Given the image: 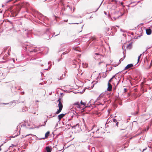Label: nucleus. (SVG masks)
I'll return each instance as SVG.
<instances>
[{
  "label": "nucleus",
  "instance_id": "f257e3e1",
  "mask_svg": "<svg viewBox=\"0 0 152 152\" xmlns=\"http://www.w3.org/2000/svg\"><path fill=\"white\" fill-rule=\"evenodd\" d=\"M23 49L26 50H28L31 52H36L37 50L34 48L33 45L30 43L26 42L23 45Z\"/></svg>",
  "mask_w": 152,
  "mask_h": 152
},
{
  "label": "nucleus",
  "instance_id": "f03ea898",
  "mask_svg": "<svg viewBox=\"0 0 152 152\" xmlns=\"http://www.w3.org/2000/svg\"><path fill=\"white\" fill-rule=\"evenodd\" d=\"M50 34L49 30L48 29H47L43 35L44 38L45 39H48L54 36L55 33H54L52 36L50 35Z\"/></svg>",
  "mask_w": 152,
  "mask_h": 152
},
{
  "label": "nucleus",
  "instance_id": "7ed1b4c3",
  "mask_svg": "<svg viewBox=\"0 0 152 152\" xmlns=\"http://www.w3.org/2000/svg\"><path fill=\"white\" fill-rule=\"evenodd\" d=\"M88 132L90 131H92V132L91 134V135L92 136H94V135H93L94 134V133L96 131H97V130H99V129H98L95 125H93L91 128V129H88Z\"/></svg>",
  "mask_w": 152,
  "mask_h": 152
},
{
  "label": "nucleus",
  "instance_id": "20e7f679",
  "mask_svg": "<svg viewBox=\"0 0 152 152\" xmlns=\"http://www.w3.org/2000/svg\"><path fill=\"white\" fill-rule=\"evenodd\" d=\"M94 57L96 60H99L102 57V55L100 54L99 53H96L93 55Z\"/></svg>",
  "mask_w": 152,
  "mask_h": 152
},
{
  "label": "nucleus",
  "instance_id": "39448f33",
  "mask_svg": "<svg viewBox=\"0 0 152 152\" xmlns=\"http://www.w3.org/2000/svg\"><path fill=\"white\" fill-rule=\"evenodd\" d=\"M59 107L57 111L56 112V114H59L62 110L63 106H60V105H59V106H58Z\"/></svg>",
  "mask_w": 152,
  "mask_h": 152
},
{
  "label": "nucleus",
  "instance_id": "423d86ee",
  "mask_svg": "<svg viewBox=\"0 0 152 152\" xmlns=\"http://www.w3.org/2000/svg\"><path fill=\"white\" fill-rule=\"evenodd\" d=\"M66 114V113H61L58 116V118L59 120V121H60L61 119Z\"/></svg>",
  "mask_w": 152,
  "mask_h": 152
},
{
  "label": "nucleus",
  "instance_id": "0eeeda50",
  "mask_svg": "<svg viewBox=\"0 0 152 152\" xmlns=\"http://www.w3.org/2000/svg\"><path fill=\"white\" fill-rule=\"evenodd\" d=\"M36 15L39 20H40V18L43 17V15L41 13L38 12H36Z\"/></svg>",
  "mask_w": 152,
  "mask_h": 152
},
{
  "label": "nucleus",
  "instance_id": "6e6552de",
  "mask_svg": "<svg viewBox=\"0 0 152 152\" xmlns=\"http://www.w3.org/2000/svg\"><path fill=\"white\" fill-rule=\"evenodd\" d=\"M133 66V64H128L124 68V70L128 69Z\"/></svg>",
  "mask_w": 152,
  "mask_h": 152
},
{
  "label": "nucleus",
  "instance_id": "1a4fd4ad",
  "mask_svg": "<svg viewBox=\"0 0 152 152\" xmlns=\"http://www.w3.org/2000/svg\"><path fill=\"white\" fill-rule=\"evenodd\" d=\"M146 33L147 35H150L151 34L152 31L151 28L146 29Z\"/></svg>",
  "mask_w": 152,
  "mask_h": 152
},
{
  "label": "nucleus",
  "instance_id": "9d476101",
  "mask_svg": "<svg viewBox=\"0 0 152 152\" xmlns=\"http://www.w3.org/2000/svg\"><path fill=\"white\" fill-rule=\"evenodd\" d=\"M108 88H107V90L108 91H110L112 90V85L110 83L108 82Z\"/></svg>",
  "mask_w": 152,
  "mask_h": 152
},
{
  "label": "nucleus",
  "instance_id": "9b49d317",
  "mask_svg": "<svg viewBox=\"0 0 152 152\" xmlns=\"http://www.w3.org/2000/svg\"><path fill=\"white\" fill-rule=\"evenodd\" d=\"M31 135L32 136H34L35 137H36V139L37 140H42V139H41V138H39L36 136L35 135H34V134H27L26 135H25V136H23V138L24 137H26L28 136H29V135Z\"/></svg>",
  "mask_w": 152,
  "mask_h": 152
},
{
  "label": "nucleus",
  "instance_id": "f8f14e48",
  "mask_svg": "<svg viewBox=\"0 0 152 152\" xmlns=\"http://www.w3.org/2000/svg\"><path fill=\"white\" fill-rule=\"evenodd\" d=\"M99 130H97V131H96V132H94V137H96V138L99 137L97 136V134H99Z\"/></svg>",
  "mask_w": 152,
  "mask_h": 152
},
{
  "label": "nucleus",
  "instance_id": "ddd939ff",
  "mask_svg": "<svg viewBox=\"0 0 152 152\" xmlns=\"http://www.w3.org/2000/svg\"><path fill=\"white\" fill-rule=\"evenodd\" d=\"M50 133V132L49 131H48L45 134V137H43L42 138H41V139H45V138H47Z\"/></svg>",
  "mask_w": 152,
  "mask_h": 152
},
{
  "label": "nucleus",
  "instance_id": "4468645a",
  "mask_svg": "<svg viewBox=\"0 0 152 152\" xmlns=\"http://www.w3.org/2000/svg\"><path fill=\"white\" fill-rule=\"evenodd\" d=\"M46 150L47 152H51L52 149L50 147L48 146L46 147Z\"/></svg>",
  "mask_w": 152,
  "mask_h": 152
},
{
  "label": "nucleus",
  "instance_id": "2eb2a0df",
  "mask_svg": "<svg viewBox=\"0 0 152 152\" xmlns=\"http://www.w3.org/2000/svg\"><path fill=\"white\" fill-rule=\"evenodd\" d=\"M61 98H59L57 101V102L59 103L58 105V106H59V105H60V106H63L62 104V103L61 102Z\"/></svg>",
  "mask_w": 152,
  "mask_h": 152
},
{
  "label": "nucleus",
  "instance_id": "dca6fc26",
  "mask_svg": "<svg viewBox=\"0 0 152 152\" xmlns=\"http://www.w3.org/2000/svg\"><path fill=\"white\" fill-rule=\"evenodd\" d=\"M91 100L88 102V104H87V106L85 107V108H87V107H90L91 106Z\"/></svg>",
  "mask_w": 152,
  "mask_h": 152
},
{
  "label": "nucleus",
  "instance_id": "f3484780",
  "mask_svg": "<svg viewBox=\"0 0 152 152\" xmlns=\"http://www.w3.org/2000/svg\"><path fill=\"white\" fill-rule=\"evenodd\" d=\"M74 105H77V108H81L79 102H75L74 104Z\"/></svg>",
  "mask_w": 152,
  "mask_h": 152
},
{
  "label": "nucleus",
  "instance_id": "a211bd4d",
  "mask_svg": "<svg viewBox=\"0 0 152 152\" xmlns=\"http://www.w3.org/2000/svg\"><path fill=\"white\" fill-rule=\"evenodd\" d=\"M132 47V42L129 43L126 47L127 48L129 49H130Z\"/></svg>",
  "mask_w": 152,
  "mask_h": 152
},
{
  "label": "nucleus",
  "instance_id": "6ab92c4d",
  "mask_svg": "<svg viewBox=\"0 0 152 152\" xmlns=\"http://www.w3.org/2000/svg\"><path fill=\"white\" fill-rule=\"evenodd\" d=\"M123 55H124V57L123 58H121L120 60H119V61L120 62H121L122 61H123L124 59L126 57V55L125 54V52L124 51L123 52Z\"/></svg>",
  "mask_w": 152,
  "mask_h": 152
},
{
  "label": "nucleus",
  "instance_id": "aec40b11",
  "mask_svg": "<svg viewBox=\"0 0 152 152\" xmlns=\"http://www.w3.org/2000/svg\"><path fill=\"white\" fill-rule=\"evenodd\" d=\"M79 125L78 124H77L76 125H75L72 127V129H75L77 127L78 128L79 127Z\"/></svg>",
  "mask_w": 152,
  "mask_h": 152
},
{
  "label": "nucleus",
  "instance_id": "412c9836",
  "mask_svg": "<svg viewBox=\"0 0 152 152\" xmlns=\"http://www.w3.org/2000/svg\"><path fill=\"white\" fill-rule=\"evenodd\" d=\"M20 134V132H19V134H16L14 136H13V135L11 136L10 137L12 138H14V137H17V136L18 135H19Z\"/></svg>",
  "mask_w": 152,
  "mask_h": 152
},
{
  "label": "nucleus",
  "instance_id": "4be33fe9",
  "mask_svg": "<svg viewBox=\"0 0 152 152\" xmlns=\"http://www.w3.org/2000/svg\"><path fill=\"white\" fill-rule=\"evenodd\" d=\"M115 75L113 76L112 77V78L109 80L108 82L110 83L111 82L112 79L115 77Z\"/></svg>",
  "mask_w": 152,
  "mask_h": 152
},
{
  "label": "nucleus",
  "instance_id": "5701e85b",
  "mask_svg": "<svg viewBox=\"0 0 152 152\" xmlns=\"http://www.w3.org/2000/svg\"><path fill=\"white\" fill-rule=\"evenodd\" d=\"M107 72V71H106V72H104L103 73V77H105L107 75V74H106V72Z\"/></svg>",
  "mask_w": 152,
  "mask_h": 152
},
{
  "label": "nucleus",
  "instance_id": "b1692460",
  "mask_svg": "<svg viewBox=\"0 0 152 152\" xmlns=\"http://www.w3.org/2000/svg\"><path fill=\"white\" fill-rule=\"evenodd\" d=\"M102 95L101 94L98 97L97 99L98 100H99L101 99V98H102Z\"/></svg>",
  "mask_w": 152,
  "mask_h": 152
},
{
  "label": "nucleus",
  "instance_id": "393cba45",
  "mask_svg": "<svg viewBox=\"0 0 152 152\" xmlns=\"http://www.w3.org/2000/svg\"><path fill=\"white\" fill-rule=\"evenodd\" d=\"M7 50V49H5L3 50V51L2 52L1 54L2 55H4V53H5V52H6V51Z\"/></svg>",
  "mask_w": 152,
  "mask_h": 152
},
{
  "label": "nucleus",
  "instance_id": "a878e982",
  "mask_svg": "<svg viewBox=\"0 0 152 152\" xmlns=\"http://www.w3.org/2000/svg\"><path fill=\"white\" fill-rule=\"evenodd\" d=\"M115 26L119 28V26ZM116 28L115 26H113L111 27V30H112L114 28L115 29Z\"/></svg>",
  "mask_w": 152,
  "mask_h": 152
},
{
  "label": "nucleus",
  "instance_id": "bb28decb",
  "mask_svg": "<svg viewBox=\"0 0 152 152\" xmlns=\"http://www.w3.org/2000/svg\"><path fill=\"white\" fill-rule=\"evenodd\" d=\"M69 52V51H66V52H64L61 55V57L62 56V55H64L65 54L68 53Z\"/></svg>",
  "mask_w": 152,
  "mask_h": 152
},
{
  "label": "nucleus",
  "instance_id": "cd10ccee",
  "mask_svg": "<svg viewBox=\"0 0 152 152\" xmlns=\"http://www.w3.org/2000/svg\"><path fill=\"white\" fill-rule=\"evenodd\" d=\"M76 61H73V65H75V66L74 67V68H75L76 66Z\"/></svg>",
  "mask_w": 152,
  "mask_h": 152
},
{
  "label": "nucleus",
  "instance_id": "c85d7f7f",
  "mask_svg": "<svg viewBox=\"0 0 152 152\" xmlns=\"http://www.w3.org/2000/svg\"><path fill=\"white\" fill-rule=\"evenodd\" d=\"M27 30H26L25 31H24V32L25 33V34H26L27 35V37H28V33L27 32Z\"/></svg>",
  "mask_w": 152,
  "mask_h": 152
},
{
  "label": "nucleus",
  "instance_id": "c756f323",
  "mask_svg": "<svg viewBox=\"0 0 152 152\" xmlns=\"http://www.w3.org/2000/svg\"><path fill=\"white\" fill-rule=\"evenodd\" d=\"M47 121V120H46L44 122V124L43 125H42V126H45L46 125V123Z\"/></svg>",
  "mask_w": 152,
  "mask_h": 152
},
{
  "label": "nucleus",
  "instance_id": "7c9ffc66",
  "mask_svg": "<svg viewBox=\"0 0 152 152\" xmlns=\"http://www.w3.org/2000/svg\"><path fill=\"white\" fill-rule=\"evenodd\" d=\"M124 14V13H123L122 14H121L120 15H119L117 17H116V19H118L119 17L122 16Z\"/></svg>",
  "mask_w": 152,
  "mask_h": 152
},
{
  "label": "nucleus",
  "instance_id": "2f4dec72",
  "mask_svg": "<svg viewBox=\"0 0 152 152\" xmlns=\"http://www.w3.org/2000/svg\"><path fill=\"white\" fill-rule=\"evenodd\" d=\"M80 104L82 105H83L84 106L86 105V103H85L83 102L82 101L80 102Z\"/></svg>",
  "mask_w": 152,
  "mask_h": 152
},
{
  "label": "nucleus",
  "instance_id": "473e14b6",
  "mask_svg": "<svg viewBox=\"0 0 152 152\" xmlns=\"http://www.w3.org/2000/svg\"><path fill=\"white\" fill-rule=\"evenodd\" d=\"M83 22V20H82L81 21H80L79 23H69V24H78L79 23H81Z\"/></svg>",
  "mask_w": 152,
  "mask_h": 152
},
{
  "label": "nucleus",
  "instance_id": "72a5a7b5",
  "mask_svg": "<svg viewBox=\"0 0 152 152\" xmlns=\"http://www.w3.org/2000/svg\"><path fill=\"white\" fill-rule=\"evenodd\" d=\"M137 110H138V111H137L135 112V115H136L137 114H138V113L139 107H137Z\"/></svg>",
  "mask_w": 152,
  "mask_h": 152
},
{
  "label": "nucleus",
  "instance_id": "f704fd0d",
  "mask_svg": "<svg viewBox=\"0 0 152 152\" xmlns=\"http://www.w3.org/2000/svg\"><path fill=\"white\" fill-rule=\"evenodd\" d=\"M113 121L115 123L117 122V121L116 119L113 118Z\"/></svg>",
  "mask_w": 152,
  "mask_h": 152
},
{
  "label": "nucleus",
  "instance_id": "c9c22d12",
  "mask_svg": "<svg viewBox=\"0 0 152 152\" xmlns=\"http://www.w3.org/2000/svg\"><path fill=\"white\" fill-rule=\"evenodd\" d=\"M7 54H6L5 55L6 56H7L10 55V52L9 51L7 52Z\"/></svg>",
  "mask_w": 152,
  "mask_h": 152
},
{
  "label": "nucleus",
  "instance_id": "e433bc0d",
  "mask_svg": "<svg viewBox=\"0 0 152 152\" xmlns=\"http://www.w3.org/2000/svg\"><path fill=\"white\" fill-rule=\"evenodd\" d=\"M135 112H132L131 113V114L134 115H135Z\"/></svg>",
  "mask_w": 152,
  "mask_h": 152
},
{
  "label": "nucleus",
  "instance_id": "4c0bfd02",
  "mask_svg": "<svg viewBox=\"0 0 152 152\" xmlns=\"http://www.w3.org/2000/svg\"><path fill=\"white\" fill-rule=\"evenodd\" d=\"M66 6H67V7H69V9H70V10H72V7H70L69 5H67Z\"/></svg>",
  "mask_w": 152,
  "mask_h": 152
},
{
  "label": "nucleus",
  "instance_id": "58836bf2",
  "mask_svg": "<svg viewBox=\"0 0 152 152\" xmlns=\"http://www.w3.org/2000/svg\"><path fill=\"white\" fill-rule=\"evenodd\" d=\"M142 55V54H140V55L138 56V60H140V57Z\"/></svg>",
  "mask_w": 152,
  "mask_h": 152
},
{
  "label": "nucleus",
  "instance_id": "ea45409f",
  "mask_svg": "<svg viewBox=\"0 0 152 152\" xmlns=\"http://www.w3.org/2000/svg\"><path fill=\"white\" fill-rule=\"evenodd\" d=\"M127 91V90L126 88H124V92H126Z\"/></svg>",
  "mask_w": 152,
  "mask_h": 152
},
{
  "label": "nucleus",
  "instance_id": "a19ab883",
  "mask_svg": "<svg viewBox=\"0 0 152 152\" xmlns=\"http://www.w3.org/2000/svg\"><path fill=\"white\" fill-rule=\"evenodd\" d=\"M65 10V8L64 7H63L62 8V10L63 11H64Z\"/></svg>",
  "mask_w": 152,
  "mask_h": 152
},
{
  "label": "nucleus",
  "instance_id": "79ce46f5",
  "mask_svg": "<svg viewBox=\"0 0 152 152\" xmlns=\"http://www.w3.org/2000/svg\"><path fill=\"white\" fill-rule=\"evenodd\" d=\"M120 31H122V32H126V31H125L123 30L122 29H121Z\"/></svg>",
  "mask_w": 152,
  "mask_h": 152
},
{
  "label": "nucleus",
  "instance_id": "37998d69",
  "mask_svg": "<svg viewBox=\"0 0 152 152\" xmlns=\"http://www.w3.org/2000/svg\"><path fill=\"white\" fill-rule=\"evenodd\" d=\"M16 103V101H15V100H13V101L12 102V103H10L9 104H11V103Z\"/></svg>",
  "mask_w": 152,
  "mask_h": 152
},
{
  "label": "nucleus",
  "instance_id": "c03bdc74",
  "mask_svg": "<svg viewBox=\"0 0 152 152\" xmlns=\"http://www.w3.org/2000/svg\"><path fill=\"white\" fill-rule=\"evenodd\" d=\"M118 123H119L118 122H117L115 126H118Z\"/></svg>",
  "mask_w": 152,
  "mask_h": 152
},
{
  "label": "nucleus",
  "instance_id": "a18cd8bd",
  "mask_svg": "<svg viewBox=\"0 0 152 152\" xmlns=\"http://www.w3.org/2000/svg\"><path fill=\"white\" fill-rule=\"evenodd\" d=\"M113 19L114 20H115L116 19V17H113Z\"/></svg>",
  "mask_w": 152,
  "mask_h": 152
},
{
  "label": "nucleus",
  "instance_id": "49530a36",
  "mask_svg": "<svg viewBox=\"0 0 152 152\" xmlns=\"http://www.w3.org/2000/svg\"><path fill=\"white\" fill-rule=\"evenodd\" d=\"M20 127V126L18 125L17 127V129H18V128H19Z\"/></svg>",
  "mask_w": 152,
  "mask_h": 152
},
{
  "label": "nucleus",
  "instance_id": "de8ad7c7",
  "mask_svg": "<svg viewBox=\"0 0 152 152\" xmlns=\"http://www.w3.org/2000/svg\"><path fill=\"white\" fill-rule=\"evenodd\" d=\"M147 149V148H144L143 149V151H142V152H143L145 150Z\"/></svg>",
  "mask_w": 152,
  "mask_h": 152
},
{
  "label": "nucleus",
  "instance_id": "09e8293b",
  "mask_svg": "<svg viewBox=\"0 0 152 152\" xmlns=\"http://www.w3.org/2000/svg\"><path fill=\"white\" fill-rule=\"evenodd\" d=\"M126 127H125L123 129H121L120 130H125L126 129Z\"/></svg>",
  "mask_w": 152,
  "mask_h": 152
},
{
  "label": "nucleus",
  "instance_id": "8fccbe9b",
  "mask_svg": "<svg viewBox=\"0 0 152 152\" xmlns=\"http://www.w3.org/2000/svg\"><path fill=\"white\" fill-rule=\"evenodd\" d=\"M152 65V61L151 62V64H150V67H151Z\"/></svg>",
  "mask_w": 152,
  "mask_h": 152
},
{
  "label": "nucleus",
  "instance_id": "3c124183",
  "mask_svg": "<svg viewBox=\"0 0 152 152\" xmlns=\"http://www.w3.org/2000/svg\"><path fill=\"white\" fill-rule=\"evenodd\" d=\"M119 104L121 105H122V103L121 102H120L119 103Z\"/></svg>",
  "mask_w": 152,
  "mask_h": 152
},
{
  "label": "nucleus",
  "instance_id": "603ef678",
  "mask_svg": "<svg viewBox=\"0 0 152 152\" xmlns=\"http://www.w3.org/2000/svg\"><path fill=\"white\" fill-rule=\"evenodd\" d=\"M28 5L29 4L28 3H26V6H28Z\"/></svg>",
  "mask_w": 152,
  "mask_h": 152
},
{
  "label": "nucleus",
  "instance_id": "864d4df0",
  "mask_svg": "<svg viewBox=\"0 0 152 152\" xmlns=\"http://www.w3.org/2000/svg\"><path fill=\"white\" fill-rule=\"evenodd\" d=\"M149 129V127H147V130H148Z\"/></svg>",
  "mask_w": 152,
  "mask_h": 152
},
{
  "label": "nucleus",
  "instance_id": "5fc2aeb1",
  "mask_svg": "<svg viewBox=\"0 0 152 152\" xmlns=\"http://www.w3.org/2000/svg\"><path fill=\"white\" fill-rule=\"evenodd\" d=\"M64 21L67 22L68 21V20H64Z\"/></svg>",
  "mask_w": 152,
  "mask_h": 152
},
{
  "label": "nucleus",
  "instance_id": "6e6d98bb",
  "mask_svg": "<svg viewBox=\"0 0 152 152\" xmlns=\"http://www.w3.org/2000/svg\"><path fill=\"white\" fill-rule=\"evenodd\" d=\"M121 5H123V2H121Z\"/></svg>",
  "mask_w": 152,
  "mask_h": 152
},
{
  "label": "nucleus",
  "instance_id": "4d7b16f0",
  "mask_svg": "<svg viewBox=\"0 0 152 152\" xmlns=\"http://www.w3.org/2000/svg\"><path fill=\"white\" fill-rule=\"evenodd\" d=\"M3 104H4V105H5L6 104H6V103H3Z\"/></svg>",
  "mask_w": 152,
  "mask_h": 152
},
{
  "label": "nucleus",
  "instance_id": "13d9d810",
  "mask_svg": "<svg viewBox=\"0 0 152 152\" xmlns=\"http://www.w3.org/2000/svg\"><path fill=\"white\" fill-rule=\"evenodd\" d=\"M12 1V0H9V1H8L7 2H7H10V1Z\"/></svg>",
  "mask_w": 152,
  "mask_h": 152
},
{
  "label": "nucleus",
  "instance_id": "bf43d9fd",
  "mask_svg": "<svg viewBox=\"0 0 152 152\" xmlns=\"http://www.w3.org/2000/svg\"><path fill=\"white\" fill-rule=\"evenodd\" d=\"M23 126H26V124H23Z\"/></svg>",
  "mask_w": 152,
  "mask_h": 152
},
{
  "label": "nucleus",
  "instance_id": "052dcab7",
  "mask_svg": "<svg viewBox=\"0 0 152 152\" xmlns=\"http://www.w3.org/2000/svg\"><path fill=\"white\" fill-rule=\"evenodd\" d=\"M36 102H39V101L38 100H36Z\"/></svg>",
  "mask_w": 152,
  "mask_h": 152
},
{
  "label": "nucleus",
  "instance_id": "680f3d73",
  "mask_svg": "<svg viewBox=\"0 0 152 152\" xmlns=\"http://www.w3.org/2000/svg\"><path fill=\"white\" fill-rule=\"evenodd\" d=\"M12 60H13V62H15V60H14V59H12Z\"/></svg>",
  "mask_w": 152,
  "mask_h": 152
},
{
  "label": "nucleus",
  "instance_id": "e2e57ef3",
  "mask_svg": "<svg viewBox=\"0 0 152 152\" xmlns=\"http://www.w3.org/2000/svg\"><path fill=\"white\" fill-rule=\"evenodd\" d=\"M100 104H101V105H102V103H99V105H100ZM102 105H103V104H102Z\"/></svg>",
  "mask_w": 152,
  "mask_h": 152
},
{
  "label": "nucleus",
  "instance_id": "0e129e2a",
  "mask_svg": "<svg viewBox=\"0 0 152 152\" xmlns=\"http://www.w3.org/2000/svg\"><path fill=\"white\" fill-rule=\"evenodd\" d=\"M59 34H56V35H55V37H56V36H57V35H59Z\"/></svg>",
  "mask_w": 152,
  "mask_h": 152
},
{
  "label": "nucleus",
  "instance_id": "69168bd1",
  "mask_svg": "<svg viewBox=\"0 0 152 152\" xmlns=\"http://www.w3.org/2000/svg\"><path fill=\"white\" fill-rule=\"evenodd\" d=\"M22 93L23 94H24V92H22Z\"/></svg>",
  "mask_w": 152,
  "mask_h": 152
},
{
  "label": "nucleus",
  "instance_id": "338daca9",
  "mask_svg": "<svg viewBox=\"0 0 152 152\" xmlns=\"http://www.w3.org/2000/svg\"><path fill=\"white\" fill-rule=\"evenodd\" d=\"M104 13L105 14H106V12H105V11H104Z\"/></svg>",
  "mask_w": 152,
  "mask_h": 152
},
{
  "label": "nucleus",
  "instance_id": "774afa93",
  "mask_svg": "<svg viewBox=\"0 0 152 152\" xmlns=\"http://www.w3.org/2000/svg\"><path fill=\"white\" fill-rule=\"evenodd\" d=\"M101 63V62H99V65H100Z\"/></svg>",
  "mask_w": 152,
  "mask_h": 152
}]
</instances>
